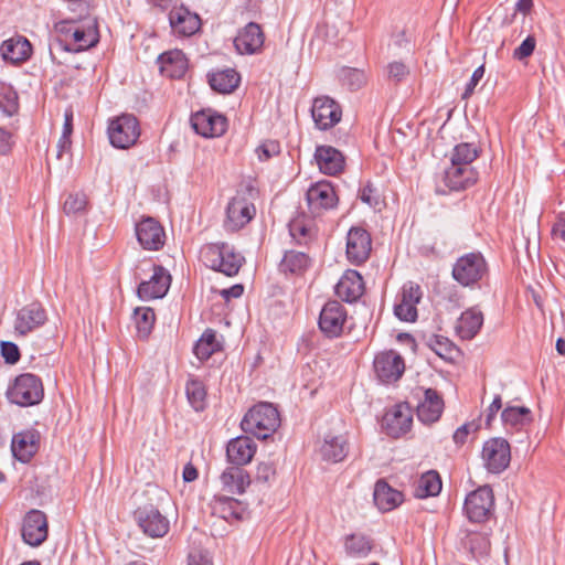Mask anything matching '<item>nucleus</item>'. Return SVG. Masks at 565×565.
<instances>
[{
	"mask_svg": "<svg viewBox=\"0 0 565 565\" xmlns=\"http://www.w3.org/2000/svg\"><path fill=\"white\" fill-rule=\"evenodd\" d=\"M360 199L362 202L370 206H376L380 202L376 189L371 184H366L360 192Z\"/></svg>",
	"mask_w": 565,
	"mask_h": 565,
	"instance_id": "e2e57ef3",
	"label": "nucleus"
},
{
	"mask_svg": "<svg viewBox=\"0 0 565 565\" xmlns=\"http://www.w3.org/2000/svg\"><path fill=\"white\" fill-rule=\"evenodd\" d=\"M40 447V433L36 429H26L17 433L12 437V455L20 462H29Z\"/></svg>",
	"mask_w": 565,
	"mask_h": 565,
	"instance_id": "4be33fe9",
	"label": "nucleus"
},
{
	"mask_svg": "<svg viewBox=\"0 0 565 565\" xmlns=\"http://www.w3.org/2000/svg\"><path fill=\"white\" fill-rule=\"evenodd\" d=\"M1 355L8 364H15L21 356L19 347L10 341L1 342Z\"/></svg>",
	"mask_w": 565,
	"mask_h": 565,
	"instance_id": "13d9d810",
	"label": "nucleus"
},
{
	"mask_svg": "<svg viewBox=\"0 0 565 565\" xmlns=\"http://www.w3.org/2000/svg\"><path fill=\"white\" fill-rule=\"evenodd\" d=\"M46 319V311L43 306L40 302H32L18 311L14 329L19 334L25 335L43 326Z\"/></svg>",
	"mask_w": 565,
	"mask_h": 565,
	"instance_id": "5701e85b",
	"label": "nucleus"
},
{
	"mask_svg": "<svg viewBox=\"0 0 565 565\" xmlns=\"http://www.w3.org/2000/svg\"><path fill=\"white\" fill-rule=\"evenodd\" d=\"M470 550L475 553L478 548L479 553H483L488 548V541L481 534H473L469 537Z\"/></svg>",
	"mask_w": 565,
	"mask_h": 565,
	"instance_id": "69168bd1",
	"label": "nucleus"
},
{
	"mask_svg": "<svg viewBox=\"0 0 565 565\" xmlns=\"http://www.w3.org/2000/svg\"><path fill=\"white\" fill-rule=\"evenodd\" d=\"M552 238L554 241H561L565 243V212H559L551 231Z\"/></svg>",
	"mask_w": 565,
	"mask_h": 565,
	"instance_id": "680f3d73",
	"label": "nucleus"
},
{
	"mask_svg": "<svg viewBox=\"0 0 565 565\" xmlns=\"http://www.w3.org/2000/svg\"><path fill=\"white\" fill-rule=\"evenodd\" d=\"M18 108L17 93L10 88L2 89L0 92V110L7 116H12L18 111Z\"/></svg>",
	"mask_w": 565,
	"mask_h": 565,
	"instance_id": "603ef678",
	"label": "nucleus"
},
{
	"mask_svg": "<svg viewBox=\"0 0 565 565\" xmlns=\"http://www.w3.org/2000/svg\"><path fill=\"white\" fill-rule=\"evenodd\" d=\"M535 38L529 35L513 52V58L522 61L531 56L535 50Z\"/></svg>",
	"mask_w": 565,
	"mask_h": 565,
	"instance_id": "4d7b16f0",
	"label": "nucleus"
},
{
	"mask_svg": "<svg viewBox=\"0 0 565 565\" xmlns=\"http://www.w3.org/2000/svg\"><path fill=\"white\" fill-rule=\"evenodd\" d=\"M311 116L318 129L328 130L341 120L342 108L331 97L319 96L313 99Z\"/></svg>",
	"mask_w": 565,
	"mask_h": 565,
	"instance_id": "9b49d317",
	"label": "nucleus"
},
{
	"mask_svg": "<svg viewBox=\"0 0 565 565\" xmlns=\"http://www.w3.org/2000/svg\"><path fill=\"white\" fill-rule=\"evenodd\" d=\"M134 319L140 339H147L152 331L156 315L153 309L149 307H141L135 309Z\"/></svg>",
	"mask_w": 565,
	"mask_h": 565,
	"instance_id": "a18cd8bd",
	"label": "nucleus"
},
{
	"mask_svg": "<svg viewBox=\"0 0 565 565\" xmlns=\"http://www.w3.org/2000/svg\"><path fill=\"white\" fill-rule=\"evenodd\" d=\"M413 412L407 403L397 404L388 409L383 417V426L386 434L398 438L411 430Z\"/></svg>",
	"mask_w": 565,
	"mask_h": 565,
	"instance_id": "a211bd4d",
	"label": "nucleus"
},
{
	"mask_svg": "<svg viewBox=\"0 0 565 565\" xmlns=\"http://www.w3.org/2000/svg\"><path fill=\"white\" fill-rule=\"evenodd\" d=\"M374 370L383 383L396 382L405 371L404 359L393 350L381 352L374 359Z\"/></svg>",
	"mask_w": 565,
	"mask_h": 565,
	"instance_id": "dca6fc26",
	"label": "nucleus"
},
{
	"mask_svg": "<svg viewBox=\"0 0 565 565\" xmlns=\"http://www.w3.org/2000/svg\"><path fill=\"white\" fill-rule=\"evenodd\" d=\"M73 31L70 42L64 46L66 51L81 52L95 46L99 42L97 20L92 17L82 19Z\"/></svg>",
	"mask_w": 565,
	"mask_h": 565,
	"instance_id": "4468645a",
	"label": "nucleus"
},
{
	"mask_svg": "<svg viewBox=\"0 0 565 565\" xmlns=\"http://www.w3.org/2000/svg\"><path fill=\"white\" fill-rule=\"evenodd\" d=\"M1 55L4 61L19 64L26 61L32 53L31 43L23 36L11 38L1 44Z\"/></svg>",
	"mask_w": 565,
	"mask_h": 565,
	"instance_id": "e433bc0d",
	"label": "nucleus"
},
{
	"mask_svg": "<svg viewBox=\"0 0 565 565\" xmlns=\"http://www.w3.org/2000/svg\"><path fill=\"white\" fill-rule=\"evenodd\" d=\"M9 401L28 407L39 404L44 397L42 380L32 373L18 375L7 391Z\"/></svg>",
	"mask_w": 565,
	"mask_h": 565,
	"instance_id": "7ed1b4c3",
	"label": "nucleus"
},
{
	"mask_svg": "<svg viewBox=\"0 0 565 565\" xmlns=\"http://www.w3.org/2000/svg\"><path fill=\"white\" fill-rule=\"evenodd\" d=\"M276 475L273 462H259L256 469L255 479L258 482H269Z\"/></svg>",
	"mask_w": 565,
	"mask_h": 565,
	"instance_id": "bf43d9fd",
	"label": "nucleus"
},
{
	"mask_svg": "<svg viewBox=\"0 0 565 565\" xmlns=\"http://www.w3.org/2000/svg\"><path fill=\"white\" fill-rule=\"evenodd\" d=\"M345 552L351 556H366L373 547L371 539L364 534H350L344 541Z\"/></svg>",
	"mask_w": 565,
	"mask_h": 565,
	"instance_id": "c03bdc74",
	"label": "nucleus"
},
{
	"mask_svg": "<svg viewBox=\"0 0 565 565\" xmlns=\"http://www.w3.org/2000/svg\"><path fill=\"white\" fill-rule=\"evenodd\" d=\"M87 199L84 193H70L64 201L63 211L66 215H77L85 211Z\"/></svg>",
	"mask_w": 565,
	"mask_h": 565,
	"instance_id": "3c124183",
	"label": "nucleus"
},
{
	"mask_svg": "<svg viewBox=\"0 0 565 565\" xmlns=\"http://www.w3.org/2000/svg\"><path fill=\"white\" fill-rule=\"evenodd\" d=\"M21 534L24 543L28 545H41L49 534L45 513L36 509L30 510L23 519Z\"/></svg>",
	"mask_w": 565,
	"mask_h": 565,
	"instance_id": "ddd939ff",
	"label": "nucleus"
},
{
	"mask_svg": "<svg viewBox=\"0 0 565 565\" xmlns=\"http://www.w3.org/2000/svg\"><path fill=\"white\" fill-rule=\"evenodd\" d=\"M372 250V238L363 227H351L347 236V256L354 265L366 262Z\"/></svg>",
	"mask_w": 565,
	"mask_h": 565,
	"instance_id": "2eb2a0df",
	"label": "nucleus"
},
{
	"mask_svg": "<svg viewBox=\"0 0 565 565\" xmlns=\"http://www.w3.org/2000/svg\"><path fill=\"white\" fill-rule=\"evenodd\" d=\"M483 313L478 306L468 308L457 319L455 326L457 335L462 340L473 339L483 326Z\"/></svg>",
	"mask_w": 565,
	"mask_h": 565,
	"instance_id": "bb28decb",
	"label": "nucleus"
},
{
	"mask_svg": "<svg viewBox=\"0 0 565 565\" xmlns=\"http://www.w3.org/2000/svg\"><path fill=\"white\" fill-rule=\"evenodd\" d=\"M408 74L409 68L403 62L394 61L390 63L386 67L387 79L393 81L395 83L404 81Z\"/></svg>",
	"mask_w": 565,
	"mask_h": 565,
	"instance_id": "5fc2aeb1",
	"label": "nucleus"
},
{
	"mask_svg": "<svg viewBox=\"0 0 565 565\" xmlns=\"http://www.w3.org/2000/svg\"><path fill=\"white\" fill-rule=\"evenodd\" d=\"M320 454L323 460L330 462H340L349 454V441L345 435H331L324 436L323 443L320 447Z\"/></svg>",
	"mask_w": 565,
	"mask_h": 565,
	"instance_id": "f704fd0d",
	"label": "nucleus"
},
{
	"mask_svg": "<svg viewBox=\"0 0 565 565\" xmlns=\"http://www.w3.org/2000/svg\"><path fill=\"white\" fill-rule=\"evenodd\" d=\"M484 75V66L480 65L472 73L470 81L467 83L465 92L461 95L462 99H468L475 92L476 86Z\"/></svg>",
	"mask_w": 565,
	"mask_h": 565,
	"instance_id": "052dcab7",
	"label": "nucleus"
},
{
	"mask_svg": "<svg viewBox=\"0 0 565 565\" xmlns=\"http://www.w3.org/2000/svg\"><path fill=\"white\" fill-rule=\"evenodd\" d=\"M441 478L436 470H429L420 476L415 484V497L425 499L435 497L441 491Z\"/></svg>",
	"mask_w": 565,
	"mask_h": 565,
	"instance_id": "ea45409f",
	"label": "nucleus"
},
{
	"mask_svg": "<svg viewBox=\"0 0 565 565\" xmlns=\"http://www.w3.org/2000/svg\"><path fill=\"white\" fill-rule=\"evenodd\" d=\"M501 419L504 427L520 430L529 425L533 417L530 408L525 406H508L502 411Z\"/></svg>",
	"mask_w": 565,
	"mask_h": 565,
	"instance_id": "58836bf2",
	"label": "nucleus"
},
{
	"mask_svg": "<svg viewBox=\"0 0 565 565\" xmlns=\"http://www.w3.org/2000/svg\"><path fill=\"white\" fill-rule=\"evenodd\" d=\"M501 407H502L501 396L497 395L486 412V425L487 426L491 425V422L495 418V415L501 409Z\"/></svg>",
	"mask_w": 565,
	"mask_h": 565,
	"instance_id": "0e129e2a",
	"label": "nucleus"
},
{
	"mask_svg": "<svg viewBox=\"0 0 565 565\" xmlns=\"http://www.w3.org/2000/svg\"><path fill=\"white\" fill-rule=\"evenodd\" d=\"M289 233L298 244L306 243L311 236L310 221L305 217L290 221Z\"/></svg>",
	"mask_w": 565,
	"mask_h": 565,
	"instance_id": "8fccbe9b",
	"label": "nucleus"
},
{
	"mask_svg": "<svg viewBox=\"0 0 565 565\" xmlns=\"http://www.w3.org/2000/svg\"><path fill=\"white\" fill-rule=\"evenodd\" d=\"M211 88L220 94H231L239 85L241 76L234 68L215 70L207 73Z\"/></svg>",
	"mask_w": 565,
	"mask_h": 565,
	"instance_id": "c9c22d12",
	"label": "nucleus"
},
{
	"mask_svg": "<svg viewBox=\"0 0 565 565\" xmlns=\"http://www.w3.org/2000/svg\"><path fill=\"white\" fill-rule=\"evenodd\" d=\"M256 452V444L247 436L232 439L226 447V457L234 466H244L252 461Z\"/></svg>",
	"mask_w": 565,
	"mask_h": 565,
	"instance_id": "c756f323",
	"label": "nucleus"
},
{
	"mask_svg": "<svg viewBox=\"0 0 565 565\" xmlns=\"http://www.w3.org/2000/svg\"><path fill=\"white\" fill-rule=\"evenodd\" d=\"M139 244L149 250H158L164 245V230L153 217H145L136 225Z\"/></svg>",
	"mask_w": 565,
	"mask_h": 565,
	"instance_id": "412c9836",
	"label": "nucleus"
},
{
	"mask_svg": "<svg viewBox=\"0 0 565 565\" xmlns=\"http://www.w3.org/2000/svg\"><path fill=\"white\" fill-rule=\"evenodd\" d=\"M140 136L138 119L130 114H124L109 122L108 137L110 143L118 149L134 146Z\"/></svg>",
	"mask_w": 565,
	"mask_h": 565,
	"instance_id": "39448f33",
	"label": "nucleus"
},
{
	"mask_svg": "<svg viewBox=\"0 0 565 565\" xmlns=\"http://www.w3.org/2000/svg\"><path fill=\"white\" fill-rule=\"evenodd\" d=\"M190 122L193 130L205 138L221 137L227 130L226 117L210 109L193 114Z\"/></svg>",
	"mask_w": 565,
	"mask_h": 565,
	"instance_id": "f8f14e48",
	"label": "nucleus"
},
{
	"mask_svg": "<svg viewBox=\"0 0 565 565\" xmlns=\"http://www.w3.org/2000/svg\"><path fill=\"white\" fill-rule=\"evenodd\" d=\"M471 427L472 424H463L460 427H458L452 435L455 444L463 445L468 438V435L470 434Z\"/></svg>",
	"mask_w": 565,
	"mask_h": 565,
	"instance_id": "338daca9",
	"label": "nucleus"
},
{
	"mask_svg": "<svg viewBox=\"0 0 565 565\" xmlns=\"http://www.w3.org/2000/svg\"><path fill=\"white\" fill-rule=\"evenodd\" d=\"M134 518L141 531L150 537H163L169 531L168 519L152 504L137 508Z\"/></svg>",
	"mask_w": 565,
	"mask_h": 565,
	"instance_id": "9d476101",
	"label": "nucleus"
},
{
	"mask_svg": "<svg viewBox=\"0 0 565 565\" xmlns=\"http://www.w3.org/2000/svg\"><path fill=\"white\" fill-rule=\"evenodd\" d=\"M423 297L422 288L414 281L403 285L394 305L395 316L406 322H414L417 319V305Z\"/></svg>",
	"mask_w": 565,
	"mask_h": 565,
	"instance_id": "6e6552de",
	"label": "nucleus"
},
{
	"mask_svg": "<svg viewBox=\"0 0 565 565\" xmlns=\"http://www.w3.org/2000/svg\"><path fill=\"white\" fill-rule=\"evenodd\" d=\"M488 275V264L479 252L459 257L452 267L454 279L463 287H476Z\"/></svg>",
	"mask_w": 565,
	"mask_h": 565,
	"instance_id": "20e7f679",
	"label": "nucleus"
},
{
	"mask_svg": "<svg viewBox=\"0 0 565 565\" xmlns=\"http://www.w3.org/2000/svg\"><path fill=\"white\" fill-rule=\"evenodd\" d=\"M339 77L342 84L352 92L360 89L366 83L364 72L359 68L343 67Z\"/></svg>",
	"mask_w": 565,
	"mask_h": 565,
	"instance_id": "09e8293b",
	"label": "nucleus"
},
{
	"mask_svg": "<svg viewBox=\"0 0 565 565\" xmlns=\"http://www.w3.org/2000/svg\"><path fill=\"white\" fill-rule=\"evenodd\" d=\"M373 498L382 511H391L403 502V493L393 489L385 480L375 483Z\"/></svg>",
	"mask_w": 565,
	"mask_h": 565,
	"instance_id": "4c0bfd02",
	"label": "nucleus"
},
{
	"mask_svg": "<svg viewBox=\"0 0 565 565\" xmlns=\"http://www.w3.org/2000/svg\"><path fill=\"white\" fill-rule=\"evenodd\" d=\"M255 152L259 161H268L280 153V143L277 140H265L255 149Z\"/></svg>",
	"mask_w": 565,
	"mask_h": 565,
	"instance_id": "864d4df0",
	"label": "nucleus"
},
{
	"mask_svg": "<svg viewBox=\"0 0 565 565\" xmlns=\"http://www.w3.org/2000/svg\"><path fill=\"white\" fill-rule=\"evenodd\" d=\"M265 41V34L258 23L249 22L238 31L234 46L239 54L258 53Z\"/></svg>",
	"mask_w": 565,
	"mask_h": 565,
	"instance_id": "b1692460",
	"label": "nucleus"
},
{
	"mask_svg": "<svg viewBox=\"0 0 565 565\" xmlns=\"http://www.w3.org/2000/svg\"><path fill=\"white\" fill-rule=\"evenodd\" d=\"M221 349L222 345L216 340V332L213 329H206L196 341L193 352L200 361H206Z\"/></svg>",
	"mask_w": 565,
	"mask_h": 565,
	"instance_id": "a19ab883",
	"label": "nucleus"
},
{
	"mask_svg": "<svg viewBox=\"0 0 565 565\" xmlns=\"http://www.w3.org/2000/svg\"><path fill=\"white\" fill-rule=\"evenodd\" d=\"M315 159L320 171L328 175H335L344 169L343 154L331 146H318Z\"/></svg>",
	"mask_w": 565,
	"mask_h": 565,
	"instance_id": "c85d7f7f",
	"label": "nucleus"
},
{
	"mask_svg": "<svg viewBox=\"0 0 565 565\" xmlns=\"http://www.w3.org/2000/svg\"><path fill=\"white\" fill-rule=\"evenodd\" d=\"M427 345L438 356L445 360H451L454 353L457 351L456 345L448 338L438 334L431 335L427 341Z\"/></svg>",
	"mask_w": 565,
	"mask_h": 565,
	"instance_id": "de8ad7c7",
	"label": "nucleus"
},
{
	"mask_svg": "<svg viewBox=\"0 0 565 565\" xmlns=\"http://www.w3.org/2000/svg\"><path fill=\"white\" fill-rule=\"evenodd\" d=\"M256 214L255 205L244 196L233 198L226 209L224 226L227 231L235 232L249 223Z\"/></svg>",
	"mask_w": 565,
	"mask_h": 565,
	"instance_id": "f3484780",
	"label": "nucleus"
},
{
	"mask_svg": "<svg viewBox=\"0 0 565 565\" xmlns=\"http://www.w3.org/2000/svg\"><path fill=\"white\" fill-rule=\"evenodd\" d=\"M200 257L206 267L228 277L237 275L244 262V257L227 243L205 244L200 250Z\"/></svg>",
	"mask_w": 565,
	"mask_h": 565,
	"instance_id": "f03ea898",
	"label": "nucleus"
},
{
	"mask_svg": "<svg viewBox=\"0 0 565 565\" xmlns=\"http://www.w3.org/2000/svg\"><path fill=\"white\" fill-rule=\"evenodd\" d=\"M79 22H82V20H78V18L74 15L55 23L54 29L60 35H63L65 38V42H67Z\"/></svg>",
	"mask_w": 565,
	"mask_h": 565,
	"instance_id": "6e6d98bb",
	"label": "nucleus"
},
{
	"mask_svg": "<svg viewBox=\"0 0 565 565\" xmlns=\"http://www.w3.org/2000/svg\"><path fill=\"white\" fill-rule=\"evenodd\" d=\"M220 482L223 491L241 495L250 484V477L242 467L231 466L221 473Z\"/></svg>",
	"mask_w": 565,
	"mask_h": 565,
	"instance_id": "473e14b6",
	"label": "nucleus"
},
{
	"mask_svg": "<svg viewBox=\"0 0 565 565\" xmlns=\"http://www.w3.org/2000/svg\"><path fill=\"white\" fill-rule=\"evenodd\" d=\"M348 312L343 305L337 300L328 301L321 309L318 320L320 331L329 339L342 334Z\"/></svg>",
	"mask_w": 565,
	"mask_h": 565,
	"instance_id": "0eeeda50",
	"label": "nucleus"
},
{
	"mask_svg": "<svg viewBox=\"0 0 565 565\" xmlns=\"http://www.w3.org/2000/svg\"><path fill=\"white\" fill-rule=\"evenodd\" d=\"M306 200L312 214H320L324 210L334 207L338 203V196L329 181L312 184L306 193Z\"/></svg>",
	"mask_w": 565,
	"mask_h": 565,
	"instance_id": "6ab92c4d",
	"label": "nucleus"
},
{
	"mask_svg": "<svg viewBox=\"0 0 565 565\" xmlns=\"http://www.w3.org/2000/svg\"><path fill=\"white\" fill-rule=\"evenodd\" d=\"M363 291V279L356 270H347L335 285L337 296L347 302L356 301Z\"/></svg>",
	"mask_w": 565,
	"mask_h": 565,
	"instance_id": "2f4dec72",
	"label": "nucleus"
},
{
	"mask_svg": "<svg viewBox=\"0 0 565 565\" xmlns=\"http://www.w3.org/2000/svg\"><path fill=\"white\" fill-rule=\"evenodd\" d=\"M478 173L472 167H465L455 163L445 170L444 181L451 191H460L472 185L477 181Z\"/></svg>",
	"mask_w": 565,
	"mask_h": 565,
	"instance_id": "7c9ffc66",
	"label": "nucleus"
},
{
	"mask_svg": "<svg viewBox=\"0 0 565 565\" xmlns=\"http://www.w3.org/2000/svg\"><path fill=\"white\" fill-rule=\"evenodd\" d=\"M160 73L170 78H181L188 71V58L180 50L164 52L158 56Z\"/></svg>",
	"mask_w": 565,
	"mask_h": 565,
	"instance_id": "72a5a7b5",
	"label": "nucleus"
},
{
	"mask_svg": "<svg viewBox=\"0 0 565 565\" xmlns=\"http://www.w3.org/2000/svg\"><path fill=\"white\" fill-rule=\"evenodd\" d=\"M210 507L213 515L228 522L242 520L245 512L242 501L227 495H214Z\"/></svg>",
	"mask_w": 565,
	"mask_h": 565,
	"instance_id": "cd10ccee",
	"label": "nucleus"
},
{
	"mask_svg": "<svg viewBox=\"0 0 565 565\" xmlns=\"http://www.w3.org/2000/svg\"><path fill=\"white\" fill-rule=\"evenodd\" d=\"M12 147V135L0 127V154H7Z\"/></svg>",
	"mask_w": 565,
	"mask_h": 565,
	"instance_id": "774afa93",
	"label": "nucleus"
},
{
	"mask_svg": "<svg viewBox=\"0 0 565 565\" xmlns=\"http://www.w3.org/2000/svg\"><path fill=\"white\" fill-rule=\"evenodd\" d=\"M171 276L160 265H153V274L147 281H141L137 295L141 300L158 299L166 296L170 287Z\"/></svg>",
	"mask_w": 565,
	"mask_h": 565,
	"instance_id": "aec40b11",
	"label": "nucleus"
},
{
	"mask_svg": "<svg viewBox=\"0 0 565 565\" xmlns=\"http://www.w3.org/2000/svg\"><path fill=\"white\" fill-rule=\"evenodd\" d=\"M494 509V495L489 486H482L471 491L465 500L463 511L475 523L487 521Z\"/></svg>",
	"mask_w": 565,
	"mask_h": 565,
	"instance_id": "423d86ee",
	"label": "nucleus"
},
{
	"mask_svg": "<svg viewBox=\"0 0 565 565\" xmlns=\"http://www.w3.org/2000/svg\"><path fill=\"white\" fill-rule=\"evenodd\" d=\"M444 411V399L434 388L424 391V398L417 405V417L424 424L437 422Z\"/></svg>",
	"mask_w": 565,
	"mask_h": 565,
	"instance_id": "a878e982",
	"label": "nucleus"
},
{
	"mask_svg": "<svg viewBox=\"0 0 565 565\" xmlns=\"http://www.w3.org/2000/svg\"><path fill=\"white\" fill-rule=\"evenodd\" d=\"M185 394L189 404L195 412H202L206 407V387L204 383L196 379L190 377L185 384Z\"/></svg>",
	"mask_w": 565,
	"mask_h": 565,
	"instance_id": "79ce46f5",
	"label": "nucleus"
},
{
	"mask_svg": "<svg viewBox=\"0 0 565 565\" xmlns=\"http://www.w3.org/2000/svg\"><path fill=\"white\" fill-rule=\"evenodd\" d=\"M280 426V416L277 408L268 402L254 405L241 422L242 429L258 439H267Z\"/></svg>",
	"mask_w": 565,
	"mask_h": 565,
	"instance_id": "f257e3e1",
	"label": "nucleus"
},
{
	"mask_svg": "<svg viewBox=\"0 0 565 565\" xmlns=\"http://www.w3.org/2000/svg\"><path fill=\"white\" fill-rule=\"evenodd\" d=\"M169 22L174 33L190 36L201 28V19L183 6L173 8L169 13Z\"/></svg>",
	"mask_w": 565,
	"mask_h": 565,
	"instance_id": "393cba45",
	"label": "nucleus"
},
{
	"mask_svg": "<svg viewBox=\"0 0 565 565\" xmlns=\"http://www.w3.org/2000/svg\"><path fill=\"white\" fill-rule=\"evenodd\" d=\"M482 460L491 473H500L509 467L511 451L509 443L503 438H491L483 444Z\"/></svg>",
	"mask_w": 565,
	"mask_h": 565,
	"instance_id": "1a4fd4ad",
	"label": "nucleus"
},
{
	"mask_svg": "<svg viewBox=\"0 0 565 565\" xmlns=\"http://www.w3.org/2000/svg\"><path fill=\"white\" fill-rule=\"evenodd\" d=\"M478 147L470 142H461L457 145L450 157V163L471 167V163L478 158Z\"/></svg>",
	"mask_w": 565,
	"mask_h": 565,
	"instance_id": "49530a36",
	"label": "nucleus"
},
{
	"mask_svg": "<svg viewBox=\"0 0 565 565\" xmlns=\"http://www.w3.org/2000/svg\"><path fill=\"white\" fill-rule=\"evenodd\" d=\"M309 266L307 254L297 250H288L279 264L280 271L285 274L301 275Z\"/></svg>",
	"mask_w": 565,
	"mask_h": 565,
	"instance_id": "37998d69",
	"label": "nucleus"
}]
</instances>
